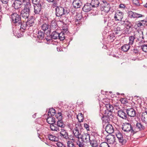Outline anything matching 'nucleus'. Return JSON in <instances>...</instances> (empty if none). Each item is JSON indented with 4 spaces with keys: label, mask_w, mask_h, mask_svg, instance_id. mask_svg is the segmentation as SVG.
Masks as SVG:
<instances>
[{
    "label": "nucleus",
    "mask_w": 147,
    "mask_h": 147,
    "mask_svg": "<svg viewBox=\"0 0 147 147\" xmlns=\"http://www.w3.org/2000/svg\"><path fill=\"white\" fill-rule=\"evenodd\" d=\"M116 135L119 142L121 144H123L124 142V138L123 134L121 132L118 131L116 133Z\"/></svg>",
    "instance_id": "obj_19"
},
{
    "label": "nucleus",
    "mask_w": 147,
    "mask_h": 147,
    "mask_svg": "<svg viewBox=\"0 0 147 147\" xmlns=\"http://www.w3.org/2000/svg\"><path fill=\"white\" fill-rule=\"evenodd\" d=\"M32 3L34 5H41L40 0H32Z\"/></svg>",
    "instance_id": "obj_45"
},
{
    "label": "nucleus",
    "mask_w": 147,
    "mask_h": 147,
    "mask_svg": "<svg viewBox=\"0 0 147 147\" xmlns=\"http://www.w3.org/2000/svg\"><path fill=\"white\" fill-rule=\"evenodd\" d=\"M142 51L146 53H147V45H144L141 46Z\"/></svg>",
    "instance_id": "obj_47"
},
{
    "label": "nucleus",
    "mask_w": 147,
    "mask_h": 147,
    "mask_svg": "<svg viewBox=\"0 0 147 147\" xmlns=\"http://www.w3.org/2000/svg\"><path fill=\"white\" fill-rule=\"evenodd\" d=\"M124 24L128 27L129 28H132V25L131 23L128 21H124Z\"/></svg>",
    "instance_id": "obj_46"
},
{
    "label": "nucleus",
    "mask_w": 147,
    "mask_h": 147,
    "mask_svg": "<svg viewBox=\"0 0 147 147\" xmlns=\"http://www.w3.org/2000/svg\"><path fill=\"white\" fill-rule=\"evenodd\" d=\"M100 147H109L108 143L106 142L102 143L100 145Z\"/></svg>",
    "instance_id": "obj_49"
},
{
    "label": "nucleus",
    "mask_w": 147,
    "mask_h": 147,
    "mask_svg": "<svg viewBox=\"0 0 147 147\" xmlns=\"http://www.w3.org/2000/svg\"><path fill=\"white\" fill-rule=\"evenodd\" d=\"M60 136L61 137L66 140H73V141L74 140V139L73 138L71 139L69 138L68 133L67 131L64 128L61 129V131L60 132Z\"/></svg>",
    "instance_id": "obj_9"
},
{
    "label": "nucleus",
    "mask_w": 147,
    "mask_h": 147,
    "mask_svg": "<svg viewBox=\"0 0 147 147\" xmlns=\"http://www.w3.org/2000/svg\"><path fill=\"white\" fill-rule=\"evenodd\" d=\"M99 140H93L92 139V147H100Z\"/></svg>",
    "instance_id": "obj_33"
},
{
    "label": "nucleus",
    "mask_w": 147,
    "mask_h": 147,
    "mask_svg": "<svg viewBox=\"0 0 147 147\" xmlns=\"http://www.w3.org/2000/svg\"><path fill=\"white\" fill-rule=\"evenodd\" d=\"M131 53L133 54L136 55L138 54V50L136 49L133 48V49H131Z\"/></svg>",
    "instance_id": "obj_53"
},
{
    "label": "nucleus",
    "mask_w": 147,
    "mask_h": 147,
    "mask_svg": "<svg viewBox=\"0 0 147 147\" xmlns=\"http://www.w3.org/2000/svg\"><path fill=\"white\" fill-rule=\"evenodd\" d=\"M34 12L36 14H40L41 12V5H34Z\"/></svg>",
    "instance_id": "obj_25"
},
{
    "label": "nucleus",
    "mask_w": 147,
    "mask_h": 147,
    "mask_svg": "<svg viewBox=\"0 0 147 147\" xmlns=\"http://www.w3.org/2000/svg\"><path fill=\"white\" fill-rule=\"evenodd\" d=\"M37 37L40 39H43L45 36V32L41 31H39L37 34Z\"/></svg>",
    "instance_id": "obj_31"
},
{
    "label": "nucleus",
    "mask_w": 147,
    "mask_h": 147,
    "mask_svg": "<svg viewBox=\"0 0 147 147\" xmlns=\"http://www.w3.org/2000/svg\"><path fill=\"white\" fill-rule=\"evenodd\" d=\"M48 138L52 141H57L58 138L52 134H49L47 136Z\"/></svg>",
    "instance_id": "obj_30"
},
{
    "label": "nucleus",
    "mask_w": 147,
    "mask_h": 147,
    "mask_svg": "<svg viewBox=\"0 0 147 147\" xmlns=\"http://www.w3.org/2000/svg\"><path fill=\"white\" fill-rule=\"evenodd\" d=\"M105 131L109 134H112L114 132L113 127L111 124H108L106 125L105 128Z\"/></svg>",
    "instance_id": "obj_24"
},
{
    "label": "nucleus",
    "mask_w": 147,
    "mask_h": 147,
    "mask_svg": "<svg viewBox=\"0 0 147 147\" xmlns=\"http://www.w3.org/2000/svg\"><path fill=\"white\" fill-rule=\"evenodd\" d=\"M67 147H75L74 143L71 140H69L67 142Z\"/></svg>",
    "instance_id": "obj_43"
},
{
    "label": "nucleus",
    "mask_w": 147,
    "mask_h": 147,
    "mask_svg": "<svg viewBox=\"0 0 147 147\" xmlns=\"http://www.w3.org/2000/svg\"><path fill=\"white\" fill-rule=\"evenodd\" d=\"M76 143L79 147H84L83 142H80L79 140L77 141Z\"/></svg>",
    "instance_id": "obj_50"
},
{
    "label": "nucleus",
    "mask_w": 147,
    "mask_h": 147,
    "mask_svg": "<svg viewBox=\"0 0 147 147\" xmlns=\"http://www.w3.org/2000/svg\"><path fill=\"white\" fill-rule=\"evenodd\" d=\"M58 39L62 41L64 40L65 38V34L63 32H61L59 33Z\"/></svg>",
    "instance_id": "obj_40"
},
{
    "label": "nucleus",
    "mask_w": 147,
    "mask_h": 147,
    "mask_svg": "<svg viewBox=\"0 0 147 147\" xmlns=\"http://www.w3.org/2000/svg\"><path fill=\"white\" fill-rule=\"evenodd\" d=\"M68 26L66 24H63L62 26V28L63 30L65 32L67 31L68 30Z\"/></svg>",
    "instance_id": "obj_52"
},
{
    "label": "nucleus",
    "mask_w": 147,
    "mask_h": 147,
    "mask_svg": "<svg viewBox=\"0 0 147 147\" xmlns=\"http://www.w3.org/2000/svg\"><path fill=\"white\" fill-rule=\"evenodd\" d=\"M115 37V35L113 36V35H112L111 34H110L109 35V38H110V39L112 38L113 40H114Z\"/></svg>",
    "instance_id": "obj_61"
},
{
    "label": "nucleus",
    "mask_w": 147,
    "mask_h": 147,
    "mask_svg": "<svg viewBox=\"0 0 147 147\" xmlns=\"http://www.w3.org/2000/svg\"><path fill=\"white\" fill-rule=\"evenodd\" d=\"M72 5L74 8H78L82 5V3L80 0H73Z\"/></svg>",
    "instance_id": "obj_20"
},
{
    "label": "nucleus",
    "mask_w": 147,
    "mask_h": 147,
    "mask_svg": "<svg viewBox=\"0 0 147 147\" xmlns=\"http://www.w3.org/2000/svg\"><path fill=\"white\" fill-rule=\"evenodd\" d=\"M58 3L56 0L54 1L52 4V6L53 8H54L55 7H57L58 6Z\"/></svg>",
    "instance_id": "obj_55"
},
{
    "label": "nucleus",
    "mask_w": 147,
    "mask_h": 147,
    "mask_svg": "<svg viewBox=\"0 0 147 147\" xmlns=\"http://www.w3.org/2000/svg\"><path fill=\"white\" fill-rule=\"evenodd\" d=\"M30 9H23L21 12L22 17L24 19H28L29 17Z\"/></svg>",
    "instance_id": "obj_13"
},
{
    "label": "nucleus",
    "mask_w": 147,
    "mask_h": 147,
    "mask_svg": "<svg viewBox=\"0 0 147 147\" xmlns=\"http://www.w3.org/2000/svg\"><path fill=\"white\" fill-rule=\"evenodd\" d=\"M141 119L143 122L147 124V112L146 111L142 113Z\"/></svg>",
    "instance_id": "obj_26"
},
{
    "label": "nucleus",
    "mask_w": 147,
    "mask_h": 147,
    "mask_svg": "<svg viewBox=\"0 0 147 147\" xmlns=\"http://www.w3.org/2000/svg\"><path fill=\"white\" fill-rule=\"evenodd\" d=\"M125 7V6L123 4H121L119 5V8H122L124 9Z\"/></svg>",
    "instance_id": "obj_57"
},
{
    "label": "nucleus",
    "mask_w": 147,
    "mask_h": 147,
    "mask_svg": "<svg viewBox=\"0 0 147 147\" xmlns=\"http://www.w3.org/2000/svg\"><path fill=\"white\" fill-rule=\"evenodd\" d=\"M26 23L28 28L32 26L34 24V22L33 19L28 20L26 22Z\"/></svg>",
    "instance_id": "obj_39"
},
{
    "label": "nucleus",
    "mask_w": 147,
    "mask_h": 147,
    "mask_svg": "<svg viewBox=\"0 0 147 147\" xmlns=\"http://www.w3.org/2000/svg\"><path fill=\"white\" fill-rule=\"evenodd\" d=\"M55 117L58 120L57 122V125L59 127L63 128L65 126V125L64 124L62 119V116H61V113H58L57 114L55 115Z\"/></svg>",
    "instance_id": "obj_7"
},
{
    "label": "nucleus",
    "mask_w": 147,
    "mask_h": 147,
    "mask_svg": "<svg viewBox=\"0 0 147 147\" xmlns=\"http://www.w3.org/2000/svg\"><path fill=\"white\" fill-rule=\"evenodd\" d=\"M97 9H95V10L94 9H92V15H96L98 14V11L97 10Z\"/></svg>",
    "instance_id": "obj_56"
},
{
    "label": "nucleus",
    "mask_w": 147,
    "mask_h": 147,
    "mask_svg": "<svg viewBox=\"0 0 147 147\" xmlns=\"http://www.w3.org/2000/svg\"><path fill=\"white\" fill-rule=\"evenodd\" d=\"M126 111L124 110H119L118 111V115L123 119H126L127 118V114L126 113Z\"/></svg>",
    "instance_id": "obj_16"
},
{
    "label": "nucleus",
    "mask_w": 147,
    "mask_h": 147,
    "mask_svg": "<svg viewBox=\"0 0 147 147\" xmlns=\"http://www.w3.org/2000/svg\"><path fill=\"white\" fill-rule=\"evenodd\" d=\"M55 110L53 108L50 109L48 113V116H53L55 115Z\"/></svg>",
    "instance_id": "obj_36"
},
{
    "label": "nucleus",
    "mask_w": 147,
    "mask_h": 147,
    "mask_svg": "<svg viewBox=\"0 0 147 147\" xmlns=\"http://www.w3.org/2000/svg\"><path fill=\"white\" fill-rule=\"evenodd\" d=\"M92 8L97 9L100 3L98 0H92Z\"/></svg>",
    "instance_id": "obj_37"
},
{
    "label": "nucleus",
    "mask_w": 147,
    "mask_h": 147,
    "mask_svg": "<svg viewBox=\"0 0 147 147\" xmlns=\"http://www.w3.org/2000/svg\"><path fill=\"white\" fill-rule=\"evenodd\" d=\"M143 20L141 21H140L136 23V25L138 27H140L142 26H144V24H143L142 23V22L143 21Z\"/></svg>",
    "instance_id": "obj_54"
},
{
    "label": "nucleus",
    "mask_w": 147,
    "mask_h": 147,
    "mask_svg": "<svg viewBox=\"0 0 147 147\" xmlns=\"http://www.w3.org/2000/svg\"><path fill=\"white\" fill-rule=\"evenodd\" d=\"M59 33L57 32L56 31L53 32L51 34V37H48L45 38L47 41V43L48 44L52 43L53 42L52 39H58L59 37Z\"/></svg>",
    "instance_id": "obj_6"
},
{
    "label": "nucleus",
    "mask_w": 147,
    "mask_h": 147,
    "mask_svg": "<svg viewBox=\"0 0 147 147\" xmlns=\"http://www.w3.org/2000/svg\"><path fill=\"white\" fill-rule=\"evenodd\" d=\"M122 129L123 131L126 132V133L131 132L134 133V127H133L129 123H124L122 125Z\"/></svg>",
    "instance_id": "obj_1"
},
{
    "label": "nucleus",
    "mask_w": 147,
    "mask_h": 147,
    "mask_svg": "<svg viewBox=\"0 0 147 147\" xmlns=\"http://www.w3.org/2000/svg\"><path fill=\"white\" fill-rule=\"evenodd\" d=\"M81 125L80 124L76 125L75 127L73 130V132L74 136L79 140L81 138L82 135L81 134V132L79 130L80 129Z\"/></svg>",
    "instance_id": "obj_5"
},
{
    "label": "nucleus",
    "mask_w": 147,
    "mask_h": 147,
    "mask_svg": "<svg viewBox=\"0 0 147 147\" xmlns=\"http://www.w3.org/2000/svg\"><path fill=\"white\" fill-rule=\"evenodd\" d=\"M140 0H133L132 2L136 6H139L140 5Z\"/></svg>",
    "instance_id": "obj_51"
},
{
    "label": "nucleus",
    "mask_w": 147,
    "mask_h": 147,
    "mask_svg": "<svg viewBox=\"0 0 147 147\" xmlns=\"http://www.w3.org/2000/svg\"><path fill=\"white\" fill-rule=\"evenodd\" d=\"M144 7L146 8H147V3L144 5Z\"/></svg>",
    "instance_id": "obj_62"
},
{
    "label": "nucleus",
    "mask_w": 147,
    "mask_h": 147,
    "mask_svg": "<svg viewBox=\"0 0 147 147\" xmlns=\"http://www.w3.org/2000/svg\"><path fill=\"white\" fill-rule=\"evenodd\" d=\"M22 2L19 0H16L13 3V6L16 9H19L21 7V5H22Z\"/></svg>",
    "instance_id": "obj_21"
},
{
    "label": "nucleus",
    "mask_w": 147,
    "mask_h": 147,
    "mask_svg": "<svg viewBox=\"0 0 147 147\" xmlns=\"http://www.w3.org/2000/svg\"><path fill=\"white\" fill-rule=\"evenodd\" d=\"M19 25H20V30L21 32L20 33H18V32L17 33H16V36L18 37H20L23 36V32H24V30L26 29L27 28H28L26 22H23V23H21V22L20 24H18Z\"/></svg>",
    "instance_id": "obj_8"
},
{
    "label": "nucleus",
    "mask_w": 147,
    "mask_h": 147,
    "mask_svg": "<svg viewBox=\"0 0 147 147\" xmlns=\"http://www.w3.org/2000/svg\"><path fill=\"white\" fill-rule=\"evenodd\" d=\"M22 5L24 6V9H30L31 8V4L30 0H22Z\"/></svg>",
    "instance_id": "obj_18"
},
{
    "label": "nucleus",
    "mask_w": 147,
    "mask_h": 147,
    "mask_svg": "<svg viewBox=\"0 0 147 147\" xmlns=\"http://www.w3.org/2000/svg\"><path fill=\"white\" fill-rule=\"evenodd\" d=\"M50 128L52 131L58 132L59 131V127L55 123L50 125Z\"/></svg>",
    "instance_id": "obj_28"
},
{
    "label": "nucleus",
    "mask_w": 147,
    "mask_h": 147,
    "mask_svg": "<svg viewBox=\"0 0 147 147\" xmlns=\"http://www.w3.org/2000/svg\"><path fill=\"white\" fill-rule=\"evenodd\" d=\"M127 115L130 117H134L136 115V111L133 108L128 109L126 110Z\"/></svg>",
    "instance_id": "obj_23"
},
{
    "label": "nucleus",
    "mask_w": 147,
    "mask_h": 147,
    "mask_svg": "<svg viewBox=\"0 0 147 147\" xmlns=\"http://www.w3.org/2000/svg\"><path fill=\"white\" fill-rule=\"evenodd\" d=\"M115 137L113 135H111L110 136V138L108 139V142L110 144H112L114 143L115 141Z\"/></svg>",
    "instance_id": "obj_34"
},
{
    "label": "nucleus",
    "mask_w": 147,
    "mask_h": 147,
    "mask_svg": "<svg viewBox=\"0 0 147 147\" xmlns=\"http://www.w3.org/2000/svg\"><path fill=\"white\" fill-rule=\"evenodd\" d=\"M92 5L91 3H87L84 6L82 9L85 12H88L92 9Z\"/></svg>",
    "instance_id": "obj_22"
},
{
    "label": "nucleus",
    "mask_w": 147,
    "mask_h": 147,
    "mask_svg": "<svg viewBox=\"0 0 147 147\" xmlns=\"http://www.w3.org/2000/svg\"><path fill=\"white\" fill-rule=\"evenodd\" d=\"M105 115L101 117V119L103 122H108L110 119H112L113 117L112 111H105Z\"/></svg>",
    "instance_id": "obj_3"
},
{
    "label": "nucleus",
    "mask_w": 147,
    "mask_h": 147,
    "mask_svg": "<svg viewBox=\"0 0 147 147\" xmlns=\"http://www.w3.org/2000/svg\"><path fill=\"white\" fill-rule=\"evenodd\" d=\"M76 20H82V16L81 14L80 13H76Z\"/></svg>",
    "instance_id": "obj_44"
},
{
    "label": "nucleus",
    "mask_w": 147,
    "mask_h": 147,
    "mask_svg": "<svg viewBox=\"0 0 147 147\" xmlns=\"http://www.w3.org/2000/svg\"><path fill=\"white\" fill-rule=\"evenodd\" d=\"M130 45L129 44L124 45L121 47V50L124 52L127 51L130 49Z\"/></svg>",
    "instance_id": "obj_29"
},
{
    "label": "nucleus",
    "mask_w": 147,
    "mask_h": 147,
    "mask_svg": "<svg viewBox=\"0 0 147 147\" xmlns=\"http://www.w3.org/2000/svg\"><path fill=\"white\" fill-rule=\"evenodd\" d=\"M42 30L46 32L48 34L51 33V26L48 23H43L41 26Z\"/></svg>",
    "instance_id": "obj_11"
},
{
    "label": "nucleus",
    "mask_w": 147,
    "mask_h": 147,
    "mask_svg": "<svg viewBox=\"0 0 147 147\" xmlns=\"http://www.w3.org/2000/svg\"><path fill=\"white\" fill-rule=\"evenodd\" d=\"M128 16L131 18L142 17L143 16L142 14L133 12L131 11H128Z\"/></svg>",
    "instance_id": "obj_17"
},
{
    "label": "nucleus",
    "mask_w": 147,
    "mask_h": 147,
    "mask_svg": "<svg viewBox=\"0 0 147 147\" xmlns=\"http://www.w3.org/2000/svg\"><path fill=\"white\" fill-rule=\"evenodd\" d=\"M1 2L3 4H5L6 5V7L5 8L7 9H8V8L7 9V6L8 5V3L9 0H0Z\"/></svg>",
    "instance_id": "obj_48"
},
{
    "label": "nucleus",
    "mask_w": 147,
    "mask_h": 147,
    "mask_svg": "<svg viewBox=\"0 0 147 147\" xmlns=\"http://www.w3.org/2000/svg\"><path fill=\"white\" fill-rule=\"evenodd\" d=\"M47 121L48 123L51 125L55 123V118L52 116H48L47 119Z\"/></svg>",
    "instance_id": "obj_27"
},
{
    "label": "nucleus",
    "mask_w": 147,
    "mask_h": 147,
    "mask_svg": "<svg viewBox=\"0 0 147 147\" xmlns=\"http://www.w3.org/2000/svg\"><path fill=\"white\" fill-rule=\"evenodd\" d=\"M135 38V35L130 36L129 37V42L128 44L129 45H132L133 44Z\"/></svg>",
    "instance_id": "obj_35"
},
{
    "label": "nucleus",
    "mask_w": 147,
    "mask_h": 147,
    "mask_svg": "<svg viewBox=\"0 0 147 147\" xmlns=\"http://www.w3.org/2000/svg\"><path fill=\"white\" fill-rule=\"evenodd\" d=\"M63 144L60 142H58L57 143V145L58 147H61Z\"/></svg>",
    "instance_id": "obj_60"
},
{
    "label": "nucleus",
    "mask_w": 147,
    "mask_h": 147,
    "mask_svg": "<svg viewBox=\"0 0 147 147\" xmlns=\"http://www.w3.org/2000/svg\"><path fill=\"white\" fill-rule=\"evenodd\" d=\"M110 9V4H107L106 6H104L103 8V11L106 13H108Z\"/></svg>",
    "instance_id": "obj_42"
},
{
    "label": "nucleus",
    "mask_w": 147,
    "mask_h": 147,
    "mask_svg": "<svg viewBox=\"0 0 147 147\" xmlns=\"http://www.w3.org/2000/svg\"><path fill=\"white\" fill-rule=\"evenodd\" d=\"M105 107L107 108V110L106 111H112L114 109L113 106L109 104H106Z\"/></svg>",
    "instance_id": "obj_41"
},
{
    "label": "nucleus",
    "mask_w": 147,
    "mask_h": 147,
    "mask_svg": "<svg viewBox=\"0 0 147 147\" xmlns=\"http://www.w3.org/2000/svg\"><path fill=\"white\" fill-rule=\"evenodd\" d=\"M77 118L79 122H82L84 120L83 115L81 113H79L77 116Z\"/></svg>",
    "instance_id": "obj_38"
},
{
    "label": "nucleus",
    "mask_w": 147,
    "mask_h": 147,
    "mask_svg": "<svg viewBox=\"0 0 147 147\" xmlns=\"http://www.w3.org/2000/svg\"><path fill=\"white\" fill-rule=\"evenodd\" d=\"M80 139L82 141L85 142L88 145H90L92 146L91 140H90V136L89 134H86L82 135Z\"/></svg>",
    "instance_id": "obj_10"
},
{
    "label": "nucleus",
    "mask_w": 147,
    "mask_h": 147,
    "mask_svg": "<svg viewBox=\"0 0 147 147\" xmlns=\"http://www.w3.org/2000/svg\"><path fill=\"white\" fill-rule=\"evenodd\" d=\"M99 136L98 132L95 130V131H92V139L93 140H99Z\"/></svg>",
    "instance_id": "obj_32"
},
{
    "label": "nucleus",
    "mask_w": 147,
    "mask_h": 147,
    "mask_svg": "<svg viewBox=\"0 0 147 147\" xmlns=\"http://www.w3.org/2000/svg\"><path fill=\"white\" fill-rule=\"evenodd\" d=\"M68 13V11L66 10V8L61 6H57L55 8V15L57 17H61Z\"/></svg>",
    "instance_id": "obj_2"
},
{
    "label": "nucleus",
    "mask_w": 147,
    "mask_h": 147,
    "mask_svg": "<svg viewBox=\"0 0 147 147\" xmlns=\"http://www.w3.org/2000/svg\"><path fill=\"white\" fill-rule=\"evenodd\" d=\"M11 22L13 24H20L21 21L20 16L17 13H13L11 15Z\"/></svg>",
    "instance_id": "obj_4"
},
{
    "label": "nucleus",
    "mask_w": 147,
    "mask_h": 147,
    "mask_svg": "<svg viewBox=\"0 0 147 147\" xmlns=\"http://www.w3.org/2000/svg\"><path fill=\"white\" fill-rule=\"evenodd\" d=\"M145 126L140 122H137L136 126L134 127V133L140 130H144L145 128Z\"/></svg>",
    "instance_id": "obj_12"
},
{
    "label": "nucleus",
    "mask_w": 147,
    "mask_h": 147,
    "mask_svg": "<svg viewBox=\"0 0 147 147\" xmlns=\"http://www.w3.org/2000/svg\"><path fill=\"white\" fill-rule=\"evenodd\" d=\"M103 114L102 113H100L99 114V116L100 117H101L102 116Z\"/></svg>",
    "instance_id": "obj_64"
},
{
    "label": "nucleus",
    "mask_w": 147,
    "mask_h": 147,
    "mask_svg": "<svg viewBox=\"0 0 147 147\" xmlns=\"http://www.w3.org/2000/svg\"><path fill=\"white\" fill-rule=\"evenodd\" d=\"M81 20H76V19H75V24L76 25H77L78 24H80L81 23Z\"/></svg>",
    "instance_id": "obj_58"
},
{
    "label": "nucleus",
    "mask_w": 147,
    "mask_h": 147,
    "mask_svg": "<svg viewBox=\"0 0 147 147\" xmlns=\"http://www.w3.org/2000/svg\"><path fill=\"white\" fill-rule=\"evenodd\" d=\"M121 26H120L117 25L115 26L113 32L114 35H120L122 34V29L121 28Z\"/></svg>",
    "instance_id": "obj_15"
},
{
    "label": "nucleus",
    "mask_w": 147,
    "mask_h": 147,
    "mask_svg": "<svg viewBox=\"0 0 147 147\" xmlns=\"http://www.w3.org/2000/svg\"><path fill=\"white\" fill-rule=\"evenodd\" d=\"M123 13L122 12L117 11L115 14L114 18L115 21H121L123 17Z\"/></svg>",
    "instance_id": "obj_14"
},
{
    "label": "nucleus",
    "mask_w": 147,
    "mask_h": 147,
    "mask_svg": "<svg viewBox=\"0 0 147 147\" xmlns=\"http://www.w3.org/2000/svg\"><path fill=\"white\" fill-rule=\"evenodd\" d=\"M84 126L87 131H89V125L86 123H85L84 124Z\"/></svg>",
    "instance_id": "obj_59"
},
{
    "label": "nucleus",
    "mask_w": 147,
    "mask_h": 147,
    "mask_svg": "<svg viewBox=\"0 0 147 147\" xmlns=\"http://www.w3.org/2000/svg\"><path fill=\"white\" fill-rule=\"evenodd\" d=\"M36 113H35V114H34L32 115L33 117L34 118H35L36 117Z\"/></svg>",
    "instance_id": "obj_63"
}]
</instances>
